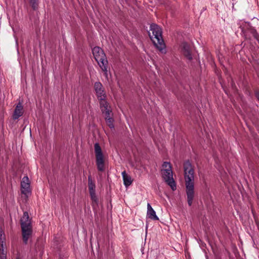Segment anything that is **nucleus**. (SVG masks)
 Returning a JSON list of instances; mask_svg holds the SVG:
<instances>
[{
  "label": "nucleus",
  "mask_w": 259,
  "mask_h": 259,
  "mask_svg": "<svg viewBox=\"0 0 259 259\" xmlns=\"http://www.w3.org/2000/svg\"><path fill=\"white\" fill-rule=\"evenodd\" d=\"M6 237L3 231H0V247H4Z\"/></svg>",
  "instance_id": "nucleus-16"
},
{
  "label": "nucleus",
  "mask_w": 259,
  "mask_h": 259,
  "mask_svg": "<svg viewBox=\"0 0 259 259\" xmlns=\"http://www.w3.org/2000/svg\"><path fill=\"white\" fill-rule=\"evenodd\" d=\"M255 97L257 99V100L259 101V92H256L255 93Z\"/></svg>",
  "instance_id": "nucleus-21"
},
{
  "label": "nucleus",
  "mask_w": 259,
  "mask_h": 259,
  "mask_svg": "<svg viewBox=\"0 0 259 259\" xmlns=\"http://www.w3.org/2000/svg\"><path fill=\"white\" fill-rule=\"evenodd\" d=\"M90 195L91 198L92 200L93 201L95 202V203H97L98 198L96 196V192L90 193Z\"/></svg>",
  "instance_id": "nucleus-20"
},
{
  "label": "nucleus",
  "mask_w": 259,
  "mask_h": 259,
  "mask_svg": "<svg viewBox=\"0 0 259 259\" xmlns=\"http://www.w3.org/2000/svg\"><path fill=\"white\" fill-rule=\"evenodd\" d=\"M21 192L23 194L26 195L29 193L30 191V181L28 177H24L22 180L21 183Z\"/></svg>",
  "instance_id": "nucleus-7"
},
{
  "label": "nucleus",
  "mask_w": 259,
  "mask_h": 259,
  "mask_svg": "<svg viewBox=\"0 0 259 259\" xmlns=\"http://www.w3.org/2000/svg\"><path fill=\"white\" fill-rule=\"evenodd\" d=\"M94 88L96 91L97 97L101 101H106V93L103 89V85L100 82H96L94 84Z\"/></svg>",
  "instance_id": "nucleus-6"
},
{
  "label": "nucleus",
  "mask_w": 259,
  "mask_h": 259,
  "mask_svg": "<svg viewBox=\"0 0 259 259\" xmlns=\"http://www.w3.org/2000/svg\"><path fill=\"white\" fill-rule=\"evenodd\" d=\"M16 259H20V258H19V256H18V257L16 258Z\"/></svg>",
  "instance_id": "nucleus-22"
},
{
  "label": "nucleus",
  "mask_w": 259,
  "mask_h": 259,
  "mask_svg": "<svg viewBox=\"0 0 259 259\" xmlns=\"http://www.w3.org/2000/svg\"><path fill=\"white\" fill-rule=\"evenodd\" d=\"M162 175L165 182L172 190L176 189V184L174 180L171 166L169 162H164L162 164Z\"/></svg>",
  "instance_id": "nucleus-4"
},
{
  "label": "nucleus",
  "mask_w": 259,
  "mask_h": 259,
  "mask_svg": "<svg viewBox=\"0 0 259 259\" xmlns=\"http://www.w3.org/2000/svg\"><path fill=\"white\" fill-rule=\"evenodd\" d=\"M30 4L31 5L32 8L35 10L37 8V0H29Z\"/></svg>",
  "instance_id": "nucleus-19"
},
{
  "label": "nucleus",
  "mask_w": 259,
  "mask_h": 259,
  "mask_svg": "<svg viewBox=\"0 0 259 259\" xmlns=\"http://www.w3.org/2000/svg\"><path fill=\"white\" fill-rule=\"evenodd\" d=\"M92 52L95 59L104 72L105 75H107L108 61L104 51L100 47H95L93 49Z\"/></svg>",
  "instance_id": "nucleus-3"
},
{
  "label": "nucleus",
  "mask_w": 259,
  "mask_h": 259,
  "mask_svg": "<svg viewBox=\"0 0 259 259\" xmlns=\"http://www.w3.org/2000/svg\"><path fill=\"white\" fill-rule=\"evenodd\" d=\"M106 121L107 124L110 128H114V124H113L114 120H113V117H111L110 118H108L107 120H106Z\"/></svg>",
  "instance_id": "nucleus-18"
},
{
  "label": "nucleus",
  "mask_w": 259,
  "mask_h": 259,
  "mask_svg": "<svg viewBox=\"0 0 259 259\" xmlns=\"http://www.w3.org/2000/svg\"><path fill=\"white\" fill-rule=\"evenodd\" d=\"M149 35L158 50L163 54L166 53L165 46L162 37V30L161 28L155 24L150 25Z\"/></svg>",
  "instance_id": "nucleus-2"
},
{
  "label": "nucleus",
  "mask_w": 259,
  "mask_h": 259,
  "mask_svg": "<svg viewBox=\"0 0 259 259\" xmlns=\"http://www.w3.org/2000/svg\"><path fill=\"white\" fill-rule=\"evenodd\" d=\"M23 107L22 104L19 102L16 106L15 109L13 118L14 119L16 120L18 119L20 117H21L23 114Z\"/></svg>",
  "instance_id": "nucleus-10"
},
{
  "label": "nucleus",
  "mask_w": 259,
  "mask_h": 259,
  "mask_svg": "<svg viewBox=\"0 0 259 259\" xmlns=\"http://www.w3.org/2000/svg\"><path fill=\"white\" fill-rule=\"evenodd\" d=\"M94 148L97 168L99 171H102L104 170V160L101 147L98 143H96Z\"/></svg>",
  "instance_id": "nucleus-5"
},
{
  "label": "nucleus",
  "mask_w": 259,
  "mask_h": 259,
  "mask_svg": "<svg viewBox=\"0 0 259 259\" xmlns=\"http://www.w3.org/2000/svg\"><path fill=\"white\" fill-rule=\"evenodd\" d=\"M88 186H89V193H90L96 192V191H95V188H96L95 184L93 182V181L91 176H89L88 177Z\"/></svg>",
  "instance_id": "nucleus-15"
},
{
  "label": "nucleus",
  "mask_w": 259,
  "mask_h": 259,
  "mask_svg": "<svg viewBox=\"0 0 259 259\" xmlns=\"http://www.w3.org/2000/svg\"><path fill=\"white\" fill-rule=\"evenodd\" d=\"M23 241L24 244L28 243V239L30 238L32 234V227H23L22 228Z\"/></svg>",
  "instance_id": "nucleus-9"
},
{
  "label": "nucleus",
  "mask_w": 259,
  "mask_h": 259,
  "mask_svg": "<svg viewBox=\"0 0 259 259\" xmlns=\"http://www.w3.org/2000/svg\"><path fill=\"white\" fill-rule=\"evenodd\" d=\"M147 217L154 221L159 220V218L157 216L155 211L153 209L150 203L147 204Z\"/></svg>",
  "instance_id": "nucleus-11"
},
{
  "label": "nucleus",
  "mask_w": 259,
  "mask_h": 259,
  "mask_svg": "<svg viewBox=\"0 0 259 259\" xmlns=\"http://www.w3.org/2000/svg\"><path fill=\"white\" fill-rule=\"evenodd\" d=\"M184 170L188 203L191 206L194 196V169L189 161L184 163Z\"/></svg>",
  "instance_id": "nucleus-1"
},
{
  "label": "nucleus",
  "mask_w": 259,
  "mask_h": 259,
  "mask_svg": "<svg viewBox=\"0 0 259 259\" xmlns=\"http://www.w3.org/2000/svg\"><path fill=\"white\" fill-rule=\"evenodd\" d=\"M21 228L23 227H31L30 221L28 213L27 212H24L22 217L21 219Z\"/></svg>",
  "instance_id": "nucleus-12"
},
{
  "label": "nucleus",
  "mask_w": 259,
  "mask_h": 259,
  "mask_svg": "<svg viewBox=\"0 0 259 259\" xmlns=\"http://www.w3.org/2000/svg\"><path fill=\"white\" fill-rule=\"evenodd\" d=\"M0 259H7V251L4 247H0Z\"/></svg>",
  "instance_id": "nucleus-17"
},
{
  "label": "nucleus",
  "mask_w": 259,
  "mask_h": 259,
  "mask_svg": "<svg viewBox=\"0 0 259 259\" xmlns=\"http://www.w3.org/2000/svg\"><path fill=\"white\" fill-rule=\"evenodd\" d=\"M121 175L125 186L127 187L130 186L132 183V180L131 176L127 175L125 171H122Z\"/></svg>",
  "instance_id": "nucleus-14"
},
{
  "label": "nucleus",
  "mask_w": 259,
  "mask_h": 259,
  "mask_svg": "<svg viewBox=\"0 0 259 259\" xmlns=\"http://www.w3.org/2000/svg\"><path fill=\"white\" fill-rule=\"evenodd\" d=\"M100 106L103 113L105 114V120L112 117V112L108 109V105L106 101L100 102Z\"/></svg>",
  "instance_id": "nucleus-8"
},
{
  "label": "nucleus",
  "mask_w": 259,
  "mask_h": 259,
  "mask_svg": "<svg viewBox=\"0 0 259 259\" xmlns=\"http://www.w3.org/2000/svg\"><path fill=\"white\" fill-rule=\"evenodd\" d=\"M182 51L184 55L189 60L192 59V57L190 47L187 43L184 42L182 44Z\"/></svg>",
  "instance_id": "nucleus-13"
}]
</instances>
